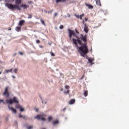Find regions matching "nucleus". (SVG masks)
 Wrapping results in <instances>:
<instances>
[{"mask_svg":"<svg viewBox=\"0 0 129 129\" xmlns=\"http://www.w3.org/2000/svg\"><path fill=\"white\" fill-rule=\"evenodd\" d=\"M69 37L71 40L72 36L76 39L73 38V44L75 45V47L79 49L78 51L82 56L84 58H86L87 57V53H88V46L87 45V35L85 34L84 35L81 34V37H78V35L75 33L74 31L69 29Z\"/></svg>","mask_w":129,"mask_h":129,"instance_id":"nucleus-1","label":"nucleus"},{"mask_svg":"<svg viewBox=\"0 0 129 129\" xmlns=\"http://www.w3.org/2000/svg\"><path fill=\"white\" fill-rule=\"evenodd\" d=\"M15 5L12 4H9V3H6L5 4V7L11 10V11H21V8L20 7V5L22 4V0H15Z\"/></svg>","mask_w":129,"mask_h":129,"instance_id":"nucleus-2","label":"nucleus"},{"mask_svg":"<svg viewBox=\"0 0 129 129\" xmlns=\"http://www.w3.org/2000/svg\"><path fill=\"white\" fill-rule=\"evenodd\" d=\"M9 87H6L5 89L4 92L3 93V95L6 96V98L10 97V92H9Z\"/></svg>","mask_w":129,"mask_h":129,"instance_id":"nucleus-3","label":"nucleus"},{"mask_svg":"<svg viewBox=\"0 0 129 129\" xmlns=\"http://www.w3.org/2000/svg\"><path fill=\"white\" fill-rule=\"evenodd\" d=\"M43 116H44V115L43 114H38L36 116L34 117V118L36 119H38L39 120L41 119V120L45 121L46 120V118Z\"/></svg>","mask_w":129,"mask_h":129,"instance_id":"nucleus-4","label":"nucleus"},{"mask_svg":"<svg viewBox=\"0 0 129 129\" xmlns=\"http://www.w3.org/2000/svg\"><path fill=\"white\" fill-rule=\"evenodd\" d=\"M84 31L86 34H87V33L89 32V29L88 28V26H87L86 24H84Z\"/></svg>","mask_w":129,"mask_h":129,"instance_id":"nucleus-5","label":"nucleus"},{"mask_svg":"<svg viewBox=\"0 0 129 129\" xmlns=\"http://www.w3.org/2000/svg\"><path fill=\"white\" fill-rule=\"evenodd\" d=\"M6 103H7V104H13V103H14V101H13V99L6 100Z\"/></svg>","mask_w":129,"mask_h":129,"instance_id":"nucleus-6","label":"nucleus"},{"mask_svg":"<svg viewBox=\"0 0 129 129\" xmlns=\"http://www.w3.org/2000/svg\"><path fill=\"white\" fill-rule=\"evenodd\" d=\"M12 100L13 101V103L14 102V103H19V100L18 99V98H17V97H13Z\"/></svg>","mask_w":129,"mask_h":129,"instance_id":"nucleus-7","label":"nucleus"},{"mask_svg":"<svg viewBox=\"0 0 129 129\" xmlns=\"http://www.w3.org/2000/svg\"><path fill=\"white\" fill-rule=\"evenodd\" d=\"M85 6L87 7L89 10H92V9H93V6L91 5H89L87 3H86Z\"/></svg>","mask_w":129,"mask_h":129,"instance_id":"nucleus-8","label":"nucleus"},{"mask_svg":"<svg viewBox=\"0 0 129 129\" xmlns=\"http://www.w3.org/2000/svg\"><path fill=\"white\" fill-rule=\"evenodd\" d=\"M25 20H22L19 22V26L20 27H22V26H24V24L25 23Z\"/></svg>","mask_w":129,"mask_h":129,"instance_id":"nucleus-9","label":"nucleus"},{"mask_svg":"<svg viewBox=\"0 0 129 129\" xmlns=\"http://www.w3.org/2000/svg\"><path fill=\"white\" fill-rule=\"evenodd\" d=\"M8 107L9 109L13 111L14 113H17V110L16 109L13 108L12 107H11L10 106H9Z\"/></svg>","mask_w":129,"mask_h":129,"instance_id":"nucleus-10","label":"nucleus"},{"mask_svg":"<svg viewBox=\"0 0 129 129\" xmlns=\"http://www.w3.org/2000/svg\"><path fill=\"white\" fill-rule=\"evenodd\" d=\"M21 7V8H23L24 10H27L29 8V6L26 5L25 4H22Z\"/></svg>","mask_w":129,"mask_h":129,"instance_id":"nucleus-11","label":"nucleus"},{"mask_svg":"<svg viewBox=\"0 0 129 129\" xmlns=\"http://www.w3.org/2000/svg\"><path fill=\"white\" fill-rule=\"evenodd\" d=\"M96 3L99 7H101V3H100V0H96Z\"/></svg>","mask_w":129,"mask_h":129,"instance_id":"nucleus-12","label":"nucleus"},{"mask_svg":"<svg viewBox=\"0 0 129 129\" xmlns=\"http://www.w3.org/2000/svg\"><path fill=\"white\" fill-rule=\"evenodd\" d=\"M75 102V99H71L69 102V104H73Z\"/></svg>","mask_w":129,"mask_h":129,"instance_id":"nucleus-13","label":"nucleus"},{"mask_svg":"<svg viewBox=\"0 0 129 129\" xmlns=\"http://www.w3.org/2000/svg\"><path fill=\"white\" fill-rule=\"evenodd\" d=\"M58 123H59V121H58V120L52 122V124H53V125H56V124H58Z\"/></svg>","mask_w":129,"mask_h":129,"instance_id":"nucleus-14","label":"nucleus"},{"mask_svg":"<svg viewBox=\"0 0 129 129\" xmlns=\"http://www.w3.org/2000/svg\"><path fill=\"white\" fill-rule=\"evenodd\" d=\"M5 72L6 73H9V72H11V73H13V69H11L10 70H5Z\"/></svg>","mask_w":129,"mask_h":129,"instance_id":"nucleus-15","label":"nucleus"},{"mask_svg":"<svg viewBox=\"0 0 129 129\" xmlns=\"http://www.w3.org/2000/svg\"><path fill=\"white\" fill-rule=\"evenodd\" d=\"M82 17H84V14H82V15H80V17L78 16L77 18H78V19H80V20H82Z\"/></svg>","mask_w":129,"mask_h":129,"instance_id":"nucleus-16","label":"nucleus"},{"mask_svg":"<svg viewBox=\"0 0 129 129\" xmlns=\"http://www.w3.org/2000/svg\"><path fill=\"white\" fill-rule=\"evenodd\" d=\"M84 95L85 97H86V96L88 95V91L87 90L85 91V92H84Z\"/></svg>","mask_w":129,"mask_h":129,"instance_id":"nucleus-17","label":"nucleus"},{"mask_svg":"<svg viewBox=\"0 0 129 129\" xmlns=\"http://www.w3.org/2000/svg\"><path fill=\"white\" fill-rule=\"evenodd\" d=\"M88 61H89V63H90L91 64H92V62H93V61H94V59L88 58Z\"/></svg>","mask_w":129,"mask_h":129,"instance_id":"nucleus-18","label":"nucleus"},{"mask_svg":"<svg viewBox=\"0 0 129 129\" xmlns=\"http://www.w3.org/2000/svg\"><path fill=\"white\" fill-rule=\"evenodd\" d=\"M16 31L17 32H20V31H21V27H16Z\"/></svg>","mask_w":129,"mask_h":129,"instance_id":"nucleus-19","label":"nucleus"},{"mask_svg":"<svg viewBox=\"0 0 129 129\" xmlns=\"http://www.w3.org/2000/svg\"><path fill=\"white\" fill-rule=\"evenodd\" d=\"M52 116H49L48 117V121H49V122H50L52 120Z\"/></svg>","mask_w":129,"mask_h":129,"instance_id":"nucleus-20","label":"nucleus"},{"mask_svg":"<svg viewBox=\"0 0 129 129\" xmlns=\"http://www.w3.org/2000/svg\"><path fill=\"white\" fill-rule=\"evenodd\" d=\"M63 93H64V94H69V93H70V90H68L67 91H64Z\"/></svg>","mask_w":129,"mask_h":129,"instance_id":"nucleus-21","label":"nucleus"},{"mask_svg":"<svg viewBox=\"0 0 129 129\" xmlns=\"http://www.w3.org/2000/svg\"><path fill=\"white\" fill-rule=\"evenodd\" d=\"M40 22L41 24H42V25H43L44 26H46V24H45V21H44V20H43L42 19H40Z\"/></svg>","mask_w":129,"mask_h":129,"instance_id":"nucleus-22","label":"nucleus"},{"mask_svg":"<svg viewBox=\"0 0 129 129\" xmlns=\"http://www.w3.org/2000/svg\"><path fill=\"white\" fill-rule=\"evenodd\" d=\"M62 2L63 3L62 0H56V4H58V3Z\"/></svg>","mask_w":129,"mask_h":129,"instance_id":"nucleus-23","label":"nucleus"},{"mask_svg":"<svg viewBox=\"0 0 129 129\" xmlns=\"http://www.w3.org/2000/svg\"><path fill=\"white\" fill-rule=\"evenodd\" d=\"M32 14H28V19H32Z\"/></svg>","mask_w":129,"mask_h":129,"instance_id":"nucleus-24","label":"nucleus"},{"mask_svg":"<svg viewBox=\"0 0 129 129\" xmlns=\"http://www.w3.org/2000/svg\"><path fill=\"white\" fill-rule=\"evenodd\" d=\"M64 87H65L66 89H69L70 88V87L69 86H68V85L65 86Z\"/></svg>","mask_w":129,"mask_h":129,"instance_id":"nucleus-25","label":"nucleus"},{"mask_svg":"<svg viewBox=\"0 0 129 129\" xmlns=\"http://www.w3.org/2000/svg\"><path fill=\"white\" fill-rule=\"evenodd\" d=\"M14 73H15L16 74H17V73H18V69H15L14 70Z\"/></svg>","mask_w":129,"mask_h":129,"instance_id":"nucleus-26","label":"nucleus"},{"mask_svg":"<svg viewBox=\"0 0 129 129\" xmlns=\"http://www.w3.org/2000/svg\"><path fill=\"white\" fill-rule=\"evenodd\" d=\"M50 55H51V56H55V53L51 51L50 52Z\"/></svg>","mask_w":129,"mask_h":129,"instance_id":"nucleus-27","label":"nucleus"},{"mask_svg":"<svg viewBox=\"0 0 129 129\" xmlns=\"http://www.w3.org/2000/svg\"><path fill=\"white\" fill-rule=\"evenodd\" d=\"M32 128H33V126H27V129H32Z\"/></svg>","mask_w":129,"mask_h":129,"instance_id":"nucleus-28","label":"nucleus"},{"mask_svg":"<svg viewBox=\"0 0 129 129\" xmlns=\"http://www.w3.org/2000/svg\"><path fill=\"white\" fill-rule=\"evenodd\" d=\"M64 28V26L63 25H60L59 26V29H60L61 30H62V29Z\"/></svg>","mask_w":129,"mask_h":129,"instance_id":"nucleus-29","label":"nucleus"},{"mask_svg":"<svg viewBox=\"0 0 129 129\" xmlns=\"http://www.w3.org/2000/svg\"><path fill=\"white\" fill-rule=\"evenodd\" d=\"M15 0H8V3H14Z\"/></svg>","mask_w":129,"mask_h":129,"instance_id":"nucleus-30","label":"nucleus"},{"mask_svg":"<svg viewBox=\"0 0 129 129\" xmlns=\"http://www.w3.org/2000/svg\"><path fill=\"white\" fill-rule=\"evenodd\" d=\"M19 118H22V117H23V115L21 114H19Z\"/></svg>","mask_w":129,"mask_h":129,"instance_id":"nucleus-31","label":"nucleus"},{"mask_svg":"<svg viewBox=\"0 0 129 129\" xmlns=\"http://www.w3.org/2000/svg\"><path fill=\"white\" fill-rule=\"evenodd\" d=\"M25 110V109L23 108H20V111H24Z\"/></svg>","mask_w":129,"mask_h":129,"instance_id":"nucleus-32","label":"nucleus"},{"mask_svg":"<svg viewBox=\"0 0 129 129\" xmlns=\"http://www.w3.org/2000/svg\"><path fill=\"white\" fill-rule=\"evenodd\" d=\"M36 43H37V44H39V43H40V40H37L36 41Z\"/></svg>","mask_w":129,"mask_h":129,"instance_id":"nucleus-33","label":"nucleus"},{"mask_svg":"<svg viewBox=\"0 0 129 129\" xmlns=\"http://www.w3.org/2000/svg\"><path fill=\"white\" fill-rule=\"evenodd\" d=\"M84 78V75H83L80 79V80H82Z\"/></svg>","mask_w":129,"mask_h":129,"instance_id":"nucleus-34","label":"nucleus"},{"mask_svg":"<svg viewBox=\"0 0 129 129\" xmlns=\"http://www.w3.org/2000/svg\"><path fill=\"white\" fill-rule=\"evenodd\" d=\"M4 101H5L4 100L0 99V103H2V102H4Z\"/></svg>","mask_w":129,"mask_h":129,"instance_id":"nucleus-35","label":"nucleus"},{"mask_svg":"<svg viewBox=\"0 0 129 129\" xmlns=\"http://www.w3.org/2000/svg\"><path fill=\"white\" fill-rule=\"evenodd\" d=\"M85 22H87V21H88V19H87V18H85Z\"/></svg>","mask_w":129,"mask_h":129,"instance_id":"nucleus-36","label":"nucleus"},{"mask_svg":"<svg viewBox=\"0 0 129 129\" xmlns=\"http://www.w3.org/2000/svg\"><path fill=\"white\" fill-rule=\"evenodd\" d=\"M76 33H77V34H79V32L77 31V29H76Z\"/></svg>","mask_w":129,"mask_h":129,"instance_id":"nucleus-37","label":"nucleus"},{"mask_svg":"<svg viewBox=\"0 0 129 129\" xmlns=\"http://www.w3.org/2000/svg\"><path fill=\"white\" fill-rule=\"evenodd\" d=\"M57 16V13H55L54 14V17H56Z\"/></svg>","mask_w":129,"mask_h":129,"instance_id":"nucleus-38","label":"nucleus"},{"mask_svg":"<svg viewBox=\"0 0 129 129\" xmlns=\"http://www.w3.org/2000/svg\"><path fill=\"white\" fill-rule=\"evenodd\" d=\"M19 54L20 55H24V53L23 52H19Z\"/></svg>","mask_w":129,"mask_h":129,"instance_id":"nucleus-39","label":"nucleus"},{"mask_svg":"<svg viewBox=\"0 0 129 129\" xmlns=\"http://www.w3.org/2000/svg\"><path fill=\"white\" fill-rule=\"evenodd\" d=\"M3 104H4V105L6 104V102H5V101H4L3 102Z\"/></svg>","mask_w":129,"mask_h":129,"instance_id":"nucleus-40","label":"nucleus"},{"mask_svg":"<svg viewBox=\"0 0 129 129\" xmlns=\"http://www.w3.org/2000/svg\"><path fill=\"white\" fill-rule=\"evenodd\" d=\"M38 111H39V109L36 108V111L37 112H38Z\"/></svg>","mask_w":129,"mask_h":129,"instance_id":"nucleus-41","label":"nucleus"},{"mask_svg":"<svg viewBox=\"0 0 129 129\" xmlns=\"http://www.w3.org/2000/svg\"><path fill=\"white\" fill-rule=\"evenodd\" d=\"M39 47H40V48H44V47L42 45H40Z\"/></svg>","mask_w":129,"mask_h":129,"instance_id":"nucleus-42","label":"nucleus"},{"mask_svg":"<svg viewBox=\"0 0 129 129\" xmlns=\"http://www.w3.org/2000/svg\"><path fill=\"white\" fill-rule=\"evenodd\" d=\"M23 118H26V116H23Z\"/></svg>","mask_w":129,"mask_h":129,"instance_id":"nucleus-43","label":"nucleus"},{"mask_svg":"<svg viewBox=\"0 0 129 129\" xmlns=\"http://www.w3.org/2000/svg\"><path fill=\"white\" fill-rule=\"evenodd\" d=\"M12 30V28H10L8 29V31H11Z\"/></svg>","mask_w":129,"mask_h":129,"instance_id":"nucleus-44","label":"nucleus"},{"mask_svg":"<svg viewBox=\"0 0 129 129\" xmlns=\"http://www.w3.org/2000/svg\"><path fill=\"white\" fill-rule=\"evenodd\" d=\"M13 78H16V77H15L14 76H12Z\"/></svg>","mask_w":129,"mask_h":129,"instance_id":"nucleus-45","label":"nucleus"},{"mask_svg":"<svg viewBox=\"0 0 129 129\" xmlns=\"http://www.w3.org/2000/svg\"><path fill=\"white\" fill-rule=\"evenodd\" d=\"M62 3H64V2H65V1L66 0H62Z\"/></svg>","mask_w":129,"mask_h":129,"instance_id":"nucleus-46","label":"nucleus"},{"mask_svg":"<svg viewBox=\"0 0 129 129\" xmlns=\"http://www.w3.org/2000/svg\"><path fill=\"white\" fill-rule=\"evenodd\" d=\"M60 91H63V89H61L60 90Z\"/></svg>","mask_w":129,"mask_h":129,"instance_id":"nucleus-47","label":"nucleus"},{"mask_svg":"<svg viewBox=\"0 0 129 129\" xmlns=\"http://www.w3.org/2000/svg\"><path fill=\"white\" fill-rule=\"evenodd\" d=\"M65 108H64L63 109V111H64V110H65Z\"/></svg>","mask_w":129,"mask_h":129,"instance_id":"nucleus-48","label":"nucleus"},{"mask_svg":"<svg viewBox=\"0 0 129 129\" xmlns=\"http://www.w3.org/2000/svg\"><path fill=\"white\" fill-rule=\"evenodd\" d=\"M0 74H2V72H0Z\"/></svg>","mask_w":129,"mask_h":129,"instance_id":"nucleus-49","label":"nucleus"},{"mask_svg":"<svg viewBox=\"0 0 129 129\" xmlns=\"http://www.w3.org/2000/svg\"><path fill=\"white\" fill-rule=\"evenodd\" d=\"M42 103H44V101H42Z\"/></svg>","mask_w":129,"mask_h":129,"instance_id":"nucleus-50","label":"nucleus"},{"mask_svg":"<svg viewBox=\"0 0 129 129\" xmlns=\"http://www.w3.org/2000/svg\"><path fill=\"white\" fill-rule=\"evenodd\" d=\"M46 103H47V102H45V104H46Z\"/></svg>","mask_w":129,"mask_h":129,"instance_id":"nucleus-51","label":"nucleus"},{"mask_svg":"<svg viewBox=\"0 0 129 129\" xmlns=\"http://www.w3.org/2000/svg\"><path fill=\"white\" fill-rule=\"evenodd\" d=\"M42 129H46V128H42Z\"/></svg>","mask_w":129,"mask_h":129,"instance_id":"nucleus-52","label":"nucleus"},{"mask_svg":"<svg viewBox=\"0 0 129 129\" xmlns=\"http://www.w3.org/2000/svg\"><path fill=\"white\" fill-rule=\"evenodd\" d=\"M0 1H2V0H0Z\"/></svg>","mask_w":129,"mask_h":129,"instance_id":"nucleus-53","label":"nucleus"}]
</instances>
